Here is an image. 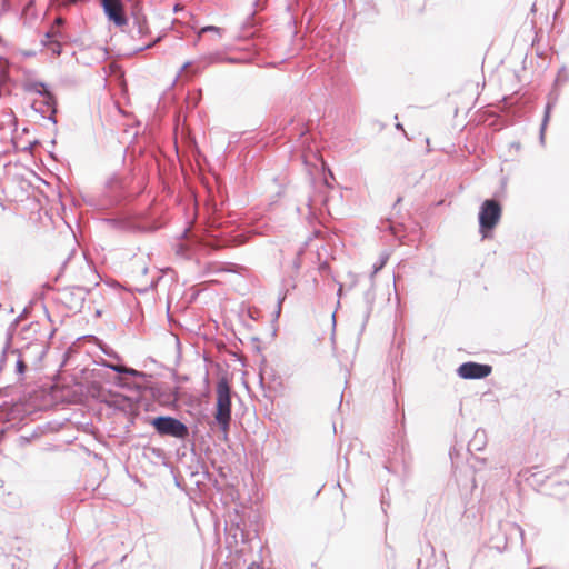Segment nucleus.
Listing matches in <instances>:
<instances>
[{
    "label": "nucleus",
    "mask_w": 569,
    "mask_h": 569,
    "mask_svg": "<svg viewBox=\"0 0 569 569\" xmlns=\"http://www.w3.org/2000/svg\"><path fill=\"white\" fill-rule=\"evenodd\" d=\"M34 353L38 360H41L46 353V349L41 343H30L23 349H13L10 347L9 341L2 349L0 355V371H6L13 368L16 375V382H23L28 369V362Z\"/></svg>",
    "instance_id": "nucleus-1"
},
{
    "label": "nucleus",
    "mask_w": 569,
    "mask_h": 569,
    "mask_svg": "<svg viewBox=\"0 0 569 569\" xmlns=\"http://www.w3.org/2000/svg\"><path fill=\"white\" fill-rule=\"evenodd\" d=\"M214 419L222 432V439L227 440L231 422V387L226 377H221L217 382Z\"/></svg>",
    "instance_id": "nucleus-2"
},
{
    "label": "nucleus",
    "mask_w": 569,
    "mask_h": 569,
    "mask_svg": "<svg viewBox=\"0 0 569 569\" xmlns=\"http://www.w3.org/2000/svg\"><path fill=\"white\" fill-rule=\"evenodd\" d=\"M210 228L211 230L208 232V236L201 241L199 240V243L206 247L220 249L246 242V236L243 233L233 234V230H229V228L222 229L221 223L216 219L212 220Z\"/></svg>",
    "instance_id": "nucleus-3"
},
{
    "label": "nucleus",
    "mask_w": 569,
    "mask_h": 569,
    "mask_svg": "<svg viewBox=\"0 0 569 569\" xmlns=\"http://www.w3.org/2000/svg\"><path fill=\"white\" fill-rule=\"evenodd\" d=\"M502 208L498 200L487 199L480 206L478 220L479 231L483 239L491 236V231L496 228L501 219Z\"/></svg>",
    "instance_id": "nucleus-4"
},
{
    "label": "nucleus",
    "mask_w": 569,
    "mask_h": 569,
    "mask_svg": "<svg viewBox=\"0 0 569 569\" xmlns=\"http://www.w3.org/2000/svg\"><path fill=\"white\" fill-rule=\"evenodd\" d=\"M150 425L161 437H172L184 440L189 437V428L181 420L171 416L151 418Z\"/></svg>",
    "instance_id": "nucleus-5"
},
{
    "label": "nucleus",
    "mask_w": 569,
    "mask_h": 569,
    "mask_svg": "<svg viewBox=\"0 0 569 569\" xmlns=\"http://www.w3.org/2000/svg\"><path fill=\"white\" fill-rule=\"evenodd\" d=\"M103 13L116 27L122 28L128 24V17L122 0H100Z\"/></svg>",
    "instance_id": "nucleus-6"
},
{
    "label": "nucleus",
    "mask_w": 569,
    "mask_h": 569,
    "mask_svg": "<svg viewBox=\"0 0 569 569\" xmlns=\"http://www.w3.org/2000/svg\"><path fill=\"white\" fill-rule=\"evenodd\" d=\"M492 367L487 363L467 361L461 363L457 369V375L466 380L483 379L490 376Z\"/></svg>",
    "instance_id": "nucleus-7"
},
{
    "label": "nucleus",
    "mask_w": 569,
    "mask_h": 569,
    "mask_svg": "<svg viewBox=\"0 0 569 569\" xmlns=\"http://www.w3.org/2000/svg\"><path fill=\"white\" fill-rule=\"evenodd\" d=\"M87 295L88 290L84 287L80 286L67 287L62 289L60 292L61 301L70 310H81L86 301Z\"/></svg>",
    "instance_id": "nucleus-8"
},
{
    "label": "nucleus",
    "mask_w": 569,
    "mask_h": 569,
    "mask_svg": "<svg viewBox=\"0 0 569 569\" xmlns=\"http://www.w3.org/2000/svg\"><path fill=\"white\" fill-rule=\"evenodd\" d=\"M32 109L39 112L42 118L49 119L53 124L57 123V98L51 93H44L41 99H36L32 102Z\"/></svg>",
    "instance_id": "nucleus-9"
},
{
    "label": "nucleus",
    "mask_w": 569,
    "mask_h": 569,
    "mask_svg": "<svg viewBox=\"0 0 569 569\" xmlns=\"http://www.w3.org/2000/svg\"><path fill=\"white\" fill-rule=\"evenodd\" d=\"M267 0H253L252 7L253 10L249 13L246 20L242 22V37L250 38L256 34V27L260 23V21L256 18L258 11H261L266 8Z\"/></svg>",
    "instance_id": "nucleus-10"
},
{
    "label": "nucleus",
    "mask_w": 569,
    "mask_h": 569,
    "mask_svg": "<svg viewBox=\"0 0 569 569\" xmlns=\"http://www.w3.org/2000/svg\"><path fill=\"white\" fill-rule=\"evenodd\" d=\"M104 221L113 229H118L121 231L138 232L144 230V227H142L137 220L128 216L107 218Z\"/></svg>",
    "instance_id": "nucleus-11"
},
{
    "label": "nucleus",
    "mask_w": 569,
    "mask_h": 569,
    "mask_svg": "<svg viewBox=\"0 0 569 569\" xmlns=\"http://www.w3.org/2000/svg\"><path fill=\"white\" fill-rule=\"evenodd\" d=\"M131 18L133 33L136 32L140 38L147 37L151 33L147 17L142 13V10L138 4L132 7Z\"/></svg>",
    "instance_id": "nucleus-12"
},
{
    "label": "nucleus",
    "mask_w": 569,
    "mask_h": 569,
    "mask_svg": "<svg viewBox=\"0 0 569 569\" xmlns=\"http://www.w3.org/2000/svg\"><path fill=\"white\" fill-rule=\"evenodd\" d=\"M383 263H385V261H381V263L378 267H375V270L372 271V273L370 276V287L363 293V302H365L363 318H365V321H367L368 318L370 317V313L372 312V308H373V305L376 301L373 276L380 268H382Z\"/></svg>",
    "instance_id": "nucleus-13"
},
{
    "label": "nucleus",
    "mask_w": 569,
    "mask_h": 569,
    "mask_svg": "<svg viewBox=\"0 0 569 569\" xmlns=\"http://www.w3.org/2000/svg\"><path fill=\"white\" fill-rule=\"evenodd\" d=\"M486 446V432L485 430L478 429L475 432L473 438L468 443V451H479Z\"/></svg>",
    "instance_id": "nucleus-14"
},
{
    "label": "nucleus",
    "mask_w": 569,
    "mask_h": 569,
    "mask_svg": "<svg viewBox=\"0 0 569 569\" xmlns=\"http://www.w3.org/2000/svg\"><path fill=\"white\" fill-rule=\"evenodd\" d=\"M24 90L27 92L37 93L40 97H43L44 93H51V91L48 89L47 84L41 81H28L24 83Z\"/></svg>",
    "instance_id": "nucleus-15"
},
{
    "label": "nucleus",
    "mask_w": 569,
    "mask_h": 569,
    "mask_svg": "<svg viewBox=\"0 0 569 569\" xmlns=\"http://www.w3.org/2000/svg\"><path fill=\"white\" fill-rule=\"evenodd\" d=\"M19 545H22V541H18ZM17 555L16 558L19 560V563L17 565L14 561H11L10 565L12 569H21L24 565V560L30 556V549L28 546H18L17 547Z\"/></svg>",
    "instance_id": "nucleus-16"
},
{
    "label": "nucleus",
    "mask_w": 569,
    "mask_h": 569,
    "mask_svg": "<svg viewBox=\"0 0 569 569\" xmlns=\"http://www.w3.org/2000/svg\"><path fill=\"white\" fill-rule=\"evenodd\" d=\"M111 370L117 372L120 376H130L133 378H147V373L143 371H138L133 368L120 366L119 367H111Z\"/></svg>",
    "instance_id": "nucleus-17"
},
{
    "label": "nucleus",
    "mask_w": 569,
    "mask_h": 569,
    "mask_svg": "<svg viewBox=\"0 0 569 569\" xmlns=\"http://www.w3.org/2000/svg\"><path fill=\"white\" fill-rule=\"evenodd\" d=\"M552 107H553V102L549 101L546 104V108H545L543 119H542L541 127H540V141H541V143L545 142V130H546V127H547L548 121L550 119V112H551Z\"/></svg>",
    "instance_id": "nucleus-18"
},
{
    "label": "nucleus",
    "mask_w": 569,
    "mask_h": 569,
    "mask_svg": "<svg viewBox=\"0 0 569 569\" xmlns=\"http://www.w3.org/2000/svg\"><path fill=\"white\" fill-rule=\"evenodd\" d=\"M174 250L178 256L186 258V259L190 258V248L187 243L181 242V241L177 242L174 244Z\"/></svg>",
    "instance_id": "nucleus-19"
},
{
    "label": "nucleus",
    "mask_w": 569,
    "mask_h": 569,
    "mask_svg": "<svg viewBox=\"0 0 569 569\" xmlns=\"http://www.w3.org/2000/svg\"><path fill=\"white\" fill-rule=\"evenodd\" d=\"M60 36L59 31L50 30L48 31L44 37L41 39V43L46 47L50 46L51 41H54L57 37Z\"/></svg>",
    "instance_id": "nucleus-20"
},
{
    "label": "nucleus",
    "mask_w": 569,
    "mask_h": 569,
    "mask_svg": "<svg viewBox=\"0 0 569 569\" xmlns=\"http://www.w3.org/2000/svg\"><path fill=\"white\" fill-rule=\"evenodd\" d=\"M9 71L2 66V58L0 57V84H4L9 81Z\"/></svg>",
    "instance_id": "nucleus-21"
},
{
    "label": "nucleus",
    "mask_w": 569,
    "mask_h": 569,
    "mask_svg": "<svg viewBox=\"0 0 569 569\" xmlns=\"http://www.w3.org/2000/svg\"><path fill=\"white\" fill-rule=\"evenodd\" d=\"M302 253H303V249L298 250L297 253H296V258L292 261V268H293V270L296 272H298L300 270V268H301V263H302L301 256H302Z\"/></svg>",
    "instance_id": "nucleus-22"
},
{
    "label": "nucleus",
    "mask_w": 569,
    "mask_h": 569,
    "mask_svg": "<svg viewBox=\"0 0 569 569\" xmlns=\"http://www.w3.org/2000/svg\"><path fill=\"white\" fill-rule=\"evenodd\" d=\"M48 48L52 52L53 56L61 54L62 48H61V43L58 40L51 41L50 46Z\"/></svg>",
    "instance_id": "nucleus-23"
},
{
    "label": "nucleus",
    "mask_w": 569,
    "mask_h": 569,
    "mask_svg": "<svg viewBox=\"0 0 569 569\" xmlns=\"http://www.w3.org/2000/svg\"><path fill=\"white\" fill-rule=\"evenodd\" d=\"M287 292L281 293L278 297L277 309L274 311V318L278 319L281 313L282 302L284 301Z\"/></svg>",
    "instance_id": "nucleus-24"
},
{
    "label": "nucleus",
    "mask_w": 569,
    "mask_h": 569,
    "mask_svg": "<svg viewBox=\"0 0 569 569\" xmlns=\"http://www.w3.org/2000/svg\"><path fill=\"white\" fill-rule=\"evenodd\" d=\"M206 32H217V33H220L221 29L216 27V26H207V27L201 28V30L199 32V36H201L202 33H206Z\"/></svg>",
    "instance_id": "nucleus-25"
},
{
    "label": "nucleus",
    "mask_w": 569,
    "mask_h": 569,
    "mask_svg": "<svg viewBox=\"0 0 569 569\" xmlns=\"http://www.w3.org/2000/svg\"><path fill=\"white\" fill-rule=\"evenodd\" d=\"M161 39H162V36H158L152 42L140 47L137 51H143L146 49H149V48L153 47L156 43H158Z\"/></svg>",
    "instance_id": "nucleus-26"
},
{
    "label": "nucleus",
    "mask_w": 569,
    "mask_h": 569,
    "mask_svg": "<svg viewBox=\"0 0 569 569\" xmlns=\"http://www.w3.org/2000/svg\"><path fill=\"white\" fill-rule=\"evenodd\" d=\"M98 365L102 366V367H106V368H109L111 369V367H119V365H113V363H110L108 362L107 360L104 359H101Z\"/></svg>",
    "instance_id": "nucleus-27"
},
{
    "label": "nucleus",
    "mask_w": 569,
    "mask_h": 569,
    "mask_svg": "<svg viewBox=\"0 0 569 569\" xmlns=\"http://www.w3.org/2000/svg\"><path fill=\"white\" fill-rule=\"evenodd\" d=\"M329 270H330V267H329V264H328V262H327V261L322 262V263L319 266V271H320L321 273L327 272V271H329Z\"/></svg>",
    "instance_id": "nucleus-28"
},
{
    "label": "nucleus",
    "mask_w": 569,
    "mask_h": 569,
    "mask_svg": "<svg viewBox=\"0 0 569 569\" xmlns=\"http://www.w3.org/2000/svg\"><path fill=\"white\" fill-rule=\"evenodd\" d=\"M342 289H343L342 284H341V283H339V288H338V291H337V296H338V306L340 305V298H341V296H342Z\"/></svg>",
    "instance_id": "nucleus-29"
},
{
    "label": "nucleus",
    "mask_w": 569,
    "mask_h": 569,
    "mask_svg": "<svg viewBox=\"0 0 569 569\" xmlns=\"http://www.w3.org/2000/svg\"><path fill=\"white\" fill-rule=\"evenodd\" d=\"M117 386L124 388L127 386L126 382L122 381L121 377L117 378V381L114 382Z\"/></svg>",
    "instance_id": "nucleus-30"
},
{
    "label": "nucleus",
    "mask_w": 569,
    "mask_h": 569,
    "mask_svg": "<svg viewBox=\"0 0 569 569\" xmlns=\"http://www.w3.org/2000/svg\"><path fill=\"white\" fill-rule=\"evenodd\" d=\"M103 353L108 355L109 357L118 358V355L113 351H107L106 349H102Z\"/></svg>",
    "instance_id": "nucleus-31"
},
{
    "label": "nucleus",
    "mask_w": 569,
    "mask_h": 569,
    "mask_svg": "<svg viewBox=\"0 0 569 569\" xmlns=\"http://www.w3.org/2000/svg\"><path fill=\"white\" fill-rule=\"evenodd\" d=\"M241 541L242 542H246L247 541V535L243 530H241Z\"/></svg>",
    "instance_id": "nucleus-32"
},
{
    "label": "nucleus",
    "mask_w": 569,
    "mask_h": 569,
    "mask_svg": "<svg viewBox=\"0 0 569 569\" xmlns=\"http://www.w3.org/2000/svg\"><path fill=\"white\" fill-rule=\"evenodd\" d=\"M56 23H57V24H59V26H60V24H62V23H63L62 18H57V19H56Z\"/></svg>",
    "instance_id": "nucleus-33"
},
{
    "label": "nucleus",
    "mask_w": 569,
    "mask_h": 569,
    "mask_svg": "<svg viewBox=\"0 0 569 569\" xmlns=\"http://www.w3.org/2000/svg\"><path fill=\"white\" fill-rule=\"evenodd\" d=\"M396 129H397V130H401V131H403V127H402V124H401V123H397V124H396Z\"/></svg>",
    "instance_id": "nucleus-34"
},
{
    "label": "nucleus",
    "mask_w": 569,
    "mask_h": 569,
    "mask_svg": "<svg viewBox=\"0 0 569 569\" xmlns=\"http://www.w3.org/2000/svg\"><path fill=\"white\" fill-rule=\"evenodd\" d=\"M188 233H189V231H188V230H184V231L182 232V238H187V237H188Z\"/></svg>",
    "instance_id": "nucleus-35"
},
{
    "label": "nucleus",
    "mask_w": 569,
    "mask_h": 569,
    "mask_svg": "<svg viewBox=\"0 0 569 569\" xmlns=\"http://www.w3.org/2000/svg\"><path fill=\"white\" fill-rule=\"evenodd\" d=\"M518 529H519L521 538H523V530L521 528H518Z\"/></svg>",
    "instance_id": "nucleus-36"
},
{
    "label": "nucleus",
    "mask_w": 569,
    "mask_h": 569,
    "mask_svg": "<svg viewBox=\"0 0 569 569\" xmlns=\"http://www.w3.org/2000/svg\"><path fill=\"white\" fill-rule=\"evenodd\" d=\"M308 206H309L310 208L312 207V200H311V199H309V200H308Z\"/></svg>",
    "instance_id": "nucleus-37"
},
{
    "label": "nucleus",
    "mask_w": 569,
    "mask_h": 569,
    "mask_svg": "<svg viewBox=\"0 0 569 569\" xmlns=\"http://www.w3.org/2000/svg\"><path fill=\"white\" fill-rule=\"evenodd\" d=\"M190 63L189 62H186L183 66H182V69H186Z\"/></svg>",
    "instance_id": "nucleus-38"
},
{
    "label": "nucleus",
    "mask_w": 569,
    "mask_h": 569,
    "mask_svg": "<svg viewBox=\"0 0 569 569\" xmlns=\"http://www.w3.org/2000/svg\"><path fill=\"white\" fill-rule=\"evenodd\" d=\"M332 321H333V325L336 323V316L335 313L332 315Z\"/></svg>",
    "instance_id": "nucleus-39"
},
{
    "label": "nucleus",
    "mask_w": 569,
    "mask_h": 569,
    "mask_svg": "<svg viewBox=\"0 0 569 569\" xmlns=\"http://www.w3.org/2000/svg\"><path fill=\"white\" fill-rule=\"evenodd\" d=\"M248 569H253L252 567H248Z\"/></svg>",
    "instance_id": "nucleus-40"
}]
</instances>
